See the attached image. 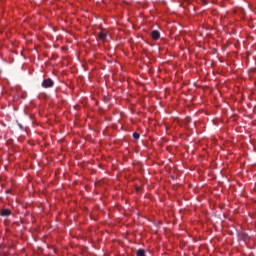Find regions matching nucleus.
<instances>
[{"instance_id": "obj_8", "label": "nucleus", "mask_w": 256, "mask_h": 256, "mask_svg": "<svg viewBox=\"0 0 256 256\" xmlns=\"http://www.w3.org/2000/svg\"><path fill=\"white\" fill-rule=\"evenodd\" d=\"M202 3L204 4V5H207V0H202Z\"/></svg>"}, {"instance_id": "obj_1", "label": "nucleus", "mask_w": 256, "mask_h": 256, "mask_svg": "<svg viewBox=\"0 0 256 256\" xmlns=\"http://www.w3.org/2000/svg\"><path fill=\"white\" fill-rule=\"evenodd\" d=\"M41 85L44 89H51L55 85V82L51 78H47L42 81Z\"/></svg>"}, {"instance_id": "obj_9", "label": "nucleus", "mask_w": 256, "mask_h": 256, "mask_svg": "<svg viewBox=\"0 0 256 256\" xmlns=\"http://www.w3.org/2000/svg\"><path fill=\"white\" fill-rule=\"evenodd\" d=\"M188 123H191V118H187Z\"/></svg>"}, {"instance_id": "obj_5", "label": "nucleus", "mask_w": 256, "mask_h": 256, "mask_svg": "<svg viewBox=\"0 0 256 256\" xmlns=\"http://www.w3.org/2000/svg\"><path fill=\"white\" fill-rule=\"evenodd\" d=\"M240 238H241L243 241H249V234H247V233H242V234H240Z\"/></svg>"}, {"instance_id": "obj_6", "label": "nucleus", "mask_w": 256, "mask_h": 256, "mask_svg": "<svg viewBox=\"0 0 256 256\" xmlns=\"http://www.w3.org/2000/svg\"><path fill=\"white\" fill-rule=\"evenodd\" d=\"M137 256H145V250L139 249V250L137 251Z\"/></svg>"}, {"instance_id": "obj_3", "label": "nucleus", "mask_w": 256, "mask_h": 256, "mask_svg": "<svg viewBox=\"0 0 256 256\" xmlns=\"http://www.w3.org/2000/svg\"><path fill=\"white\" fill-rule=\"evenodd\" d=\"M98 37L101 41H105V39H107V32L105 31H100L98 34Z\"/></svg>"}, {"instance_id": "obj_2", "label": "nucleus", "mask_w": 256, "mask_h": 256, "mask_svg": "<svg viewBox=\"0 0 256 256\" xmlns=\"http://www.w3.org/2000/svg\"><path fill=\"white\" fill-rule=\"evenodd\" d=\"M151 37H152V39H153L154 41H157V40H159V39L161 38V33H159L158 30H153V31L151 32Z\"/></svg>"}, {"instance_id": "obj_4", "label": "nucleus", "mask_w": 256, "mask_h": 256, "mask_svg": "<svg viewBox=\"0 0 256 256\" xmlns=\"http://www.w3.org/2000/svg\"><path fill=\"white\" fill-rule=\"evenodd\" d=\"M1 217H9L11 215V210L9 209H3L0 213Z\"/></svg>"}, {"instance_id": "obj_7", "label": "nucleus", "mask_w": 256, "mask_h": 256, "mask_svg": "<svg viewBox=\"0 0 256 256\" xmlns=\"http://www.w3.org/2000/svg\"><path fill=\"white\" fill-rule=\"evenodd\" d=\"M133 137H134V139H139L141 137V135L137 132H134Z\"/></svg>"}]
</instances>
